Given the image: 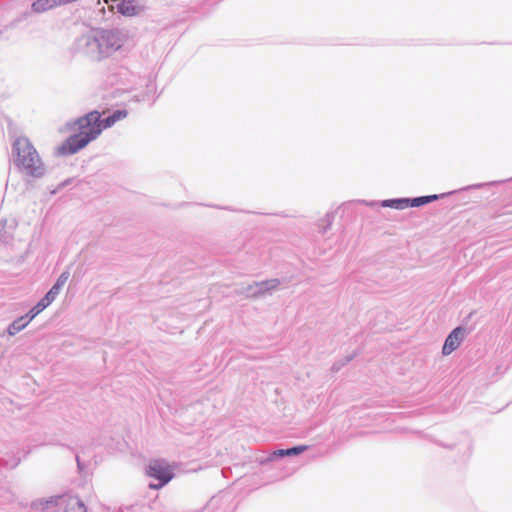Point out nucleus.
Here are the masks:
<instances>
[{
	"label": "nucleus",
	"mask_w": 512,
	"mask_h": 512,
	"mask_svg": "<svg viewBox=\"0 0 512 512\" xmlns=\"http://www.w3.org/2000/svg\"><path fill=\"white\" fill-rule=\"evenodd\" d=\"M77 133L68 137L58 148L59 155L75 154L97 139L102 133L101 113L91 111L74 122Z\"/></svg>",
	"instance_id": "nucleus-1"
},
{
	"label": "nucleus",
	"mask_w": 512,
	"mask_h": 512,
	"mask_svg": "<svg viewBox=\"0 0 512 512\" xmlns=\"http://www.w3.org/2000/svg\"><path fill=\"white\" fill-rule=\"evenodd\" d=\"M15 164L32 176H40L43 173L42 160L27 137H19L13 143Z\"/></svg>",
	"instance_id": "nucleus-2"
},
{
	"label": "nucleus",
	"mask_w": 512,
	"mask_h": 512,
	"mask_svg": "<svg viewBox=\"0 0 512 512\" xmlns=\"http://www.w3.org/2000/svg\"><path fill=\"white\" fill-rule=\"evenodd\" d=\"M88 45L92 51L97 50V59L107 57L121 47L120 39L110 31L100 32Z\"/></svg>",
	"instance_id": "nucleus-3"
},
{
	"label": "nucleus",
	"mask_w": 512,
	"mask_h": 512,
	"mask_svg": "<svg viewBox=\"0 0 512 512\" xmlns=\"http://www.w3.org/2000/svg\"><path fill=\"white\" fill-rule=\"evenodd\" d=\"M149 477L159 480V484H150L151 489H160L174 477L173 466L161 459L152 460L146 470Z\"/></svg>",
	"instance_id": "nucleus-4"
},
{
	"label": "nucleus",
	"mask_w": 512,
	"mask_h": 512,
	"mask_svg": "<svg viewBox=\"0 0 512 512\" xmlns=\"http://www.w3.org/2000/svg\"><path fill=\"white\" fill-rule=\"evenodd\" d=\"M50 505H61L64 507V512H86L85 504L79 498L73 496L52 497L34 506L38 510L45 511L49 509Z\"/></svg>",
	"instance_id": "nucleus-5"
},
{
	"label": "nucleus",
	"mask_w": 512,
	"mask_h": 512,
	"mask_svg": "<svg viewBox=\"0 0 512 512\" xmlns=\"http://www.w3.org/2000/svg\"><path fill=\"white\" fill-rule=\"evenodd\" d=\"M464 329L462 327L455 328L446 338L442 348L443 355H450L455 351L463 341Z\"/></svg>",
	"instance_id": "nucleus-6"
},
{
	"label": "nucleus",
	"mask_w": 512,
	"mask_h": 512,
	"mask_svg": "<svg viewBox=\"0 0 512 512\" xmlns=\"http://www.w3.org/2000/svg\"><path fill=\"white\" fill-rule=\"evenodd\" d=\"M437 198H438L437 195H430V196H422V197L414 198L413 200H409V199L393 200L391 206H393L397 209H404L407 207H419L421 205H424L431 201H434Z\"/></svg>",
	"instance_id": "nucleus-7"
},
{
	"label": "nucleus",
	"mask_w": 512,
	"mask_h": 512,
	"mask_svg": "<svg viewBox=\"0 0 512 512\" xmlns=\"http://www.w3.org/2000/svg\"><path fill=\"white\" fill-rule=\"evenodd\" d=\"M143 9V6L138 5L135 0H122L117 5L118 12L128 17L139 14Z\"/></svg>",
	"instance_id": "nucleus-8"
},
{
	"label": "nucleus",
	"mask_w": 512,
	"mask_h": 512,
	"mask_svg": "<svg viewBox=\"0 0 512 512\" xmlns=\"http://www.w3.org/2000/svg\"><path fill=\"white\" fill-rule=\"evenodd\" d=\"M65 4H67L66 0H37L33 3L32 9L35 12L42 13Z\"/></svg>",
	"instance_id": "nucleus-9"
},
{
	"label": "nucleus",
	"mask_w": 512,
	"mask_h": 512,
	"mask_svg": "<svg viewBox=\"0 0 512 512\" xmlns=\"http://www.w3.org/2000/svg\"><path fill=\"white\" fill-rule=\"evenodd\" d=\"M127 114L128 113L126 110H117L112 115L108 116L107 118L101 119L102 130L106 129V128H110L113 125H115V123H117L118 121L123 120L124 118L127 117Z\"/></svg>",
	"instance_id": "nucleus-10"
},
{
	"label": "nucleus",
	"mask_w": 512,
	"mask_h": 512,
	"mask_svg": "<svg viewBox=\"0 0 512 512\" xmlns=\"http://www.w3.org/2000/svg\"><path fill=\"white\" fill-rule=\"evenodd\" d=\"M307 449V446L301 445L292 447L289 449H280L273 452L274 457H283V456H291V455H298L302 452H304Z\"/></svg>",
	"instance_id": "nucleus-11"
},
{
	"label": "nucleus",
	"mask_w": 512,
	"mask_h": 512,
	"mask_svg": "<svg viewBox=\"0 0 512 512\" xmlns=\"http://www.w3.org/2000/svg\"><path fill=\"white\" fill-rule=\"evenodd\" d=\"M27 323L28 321H25L23 317L17 319L12 323V325L9 328L10 334L20 331L23 327L26 326Z\"/></svg>",
	"instance_id": "nucleus-12"
},
{
	"label": "nucleus",
	"mask_w": 512,
	"mask_h": 512,
	"mask_svg": "<svg viewBox=\"0 0 512 512\" xmlns=\"http://www.w3.org/2000/svg\"><path fill=\"white\" fill-rule=\"evenodd\" d=\"M49 304H46V300L45 298L41 299L38 304L31 309L30 311V318L29 320H31L32 318H34L38 313H40L43 309H45Z\"/></svg>",
	"instance_id": "nucleus-13"
},
{
	"label": "nucleus",
	"mask_w": 512,
	"mask_h": 512,
	"mask_svg": "<svg viewBox=\"0 0 512 512\" xmlns=\"http://www.w3.org/2000/svg\"><path fill=\"white\" fill-rule=\"evenodd\" d=\"M70 277L69 272H63L59 278L57 279L56 283L53 285L54 288H56L58 291L66 284Z\"/></svg>",
	"instance_id": "nucleus-14"
},
{
	"label": "nucleus",
	"mask_w": 512,
	"mask_h": 512,
	"mask_svg": "<svg viewBox=\"0 0 512 512\" xmlns=\"http://www.w3.org/2000/svg\"><path fill=\"white\" fill-rule=\"evenodd\" d=\"M59 292L60 291H58L56 288L52 287L44 297L46 304H50L52 301H54Z\"/></svg>",
	"instance_id": "nucleus-15"
}]
</instances>
